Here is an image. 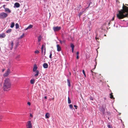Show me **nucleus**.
Here are the masks:
<instances>
[{
	"mask_svg": "<svg viewBox=\"0 0 128 128\" xmlns=\"http://www.w3.org/2000/svg\"><path fill=\"white\" fill-rule=\"evenodd\" d=\"M128 7L124 6L123 4L122 9L118 12L117 14V17L119 19H122L127 17L128 14Z\"/></svg>",
	"mask_w": 128,
	"mask_h": 128,
	"instance_id": "1",
	"label": "nucleus"
},
{
	"mask_svg": "<svg viewBox=\"0 0 128 128\" xmlns=\"http://www.w3.org/2000/svg\"><path fill=\"white\" fill-rule=\"evenodd\" d=\"M11 86V83L10 79L8 78H6L4 84L3 89L4 90L6 91L9 90Z\"/></svg>",
	"mask_w": 128,
	"mask_h": 128,
	"instance_id": "2",
	"label": "nucleus"
},
{
	"mask_svg": "<svg viewBox=\"0 0 128 128\" xmlns=\"http://www.w3.org/2000/svg\"><path fill=\"white\" fill-rule=\"evenodd\" d=\"M8 16V14L4 12L0 13V18L4 19L6 18Z\"/></svg>",
	"mask_w": 128,
	"mask_h": 128,
	"instance_id": "3",
	"label": "nucleus"
},
{
	"mask_svg": "<svg viewBox=\"0 0 128 128\" xmlns=\"http://www.w3.org/2000/svg\"><path fill=\"white\" fill-rule=\"evenodd\" d=\"M27 128H32V123L30 121H29L27 122L26 125Z\"/></svg>",
	"mask_w": 128,
	"mask_h": 128,
	"instance_id": "4",
	"label": "nucleus"
},
{
	"mask_svg": "<svg viewBox=\"0 0 128 128\" xmlns=\"http://www.w3.org/2000/svg\"><path fill=\"white\" fill-rule=\"evenodd\" d=\"M10 71L9 69L8 68L6 72L4 74L3 76L4 77L7 76L10 73Z\"/></svg>",
	"mask_w": 128,
	"mask_h": 128,
	"instance_id": "5",
	"label": "nucleus"
},
{
	"mask_svg": "<svg viewBox=\"0 0 128 128\" xmlns=\"http://www.w3.org/2000/svg\"><path fill=\"white\" fill-rule=\"evenodd\" d=\"M61 29V27L60 26H57L53 28V29L54 32H57L60 30Z\"/></svg>",
	"mask_w": 128,
	"mask_h": 128,
	"instance_id": "6",
	"label": "nucleus"
},
{
	"mask_svg": "<svg viewBox=\"0 0 128 128\" xmlns=\"http://www.w3.org/2000/svg\"><path fill=\"white\" fill-rule=\"evenodd\" d=\"M9 45L10 47V50H12L13 48V46L14 45L13 42L12 41L10 42L9 44Z\"/></svg>",
	"mask_w": 128,
	"mask_h": 128,
	"instance_id": "7",
	"label": "nucleus"
},
{
	"mask_svg": "<svg viewBox=\"0 0 128 128\" xmlns=\"http://www.w3.org/2000/svg\"><path fill=\"white\" fill-rule=\"evenodd\" d=\"M33 26V25L30 24L24 30L25 31L28 30L32 28Z\"/></svg>",
	"mask_w": 128,
	"mask_h": 128,
	"instance_id": "8",
	"label": "nucleus"
},
{
	"mask_svg": "<svg viewBox=\"0 0 128 128\" xmlns=\"http://www.w3.org/2000/svg\"><path fill=\"white\" fill-rule=\"evenodd\" d=\"M6 36V34L4 33L0 34V38H4Z\"/></svg>",
	"mask_w": 128,
	"mask_h": 128,
	"instance_id": "9",
	"label": "nucleus"
},
{
	"mask_svg": "<svg viewBox=\"0 0 128 128\" xmlns=\"http://www.w3.org/2000/svg\"><path fill=\"white\" fill-rule=\"evenodd\" d=\"M43 66L44 68H47L48 67V64L46 63H44L43 64Z\"/></svg>",
	"mask_w": 128,
	"mask_h": 128,
	"instance_id": "10",
	"label": "nucleus"
},
{
	"mask_svg": "<svg viewBox=\"0 0 128 128\" xmlns=\"http://www.w3.org/2000/svg\"><path fill=\"white\" fill-rule=\"evenodd\" d=\"M37 67L36 65V64H34V66L33 68V71L34 72H35L37 70L36 69H37Z\"/></svg>",
	"mask_w": 128,
	"mask_h": 128,
	"instance_id": "11",
	"label": "nucleus"
},
{
	"mask_svg": "<svg viewBox=\"0 0 128 128\" xmlns=\"http://www.w3.org/2000/svg\"><path fill=\"white\" fill-rule=\"evenodd\" d=\"M57 51L58 52H60V51L61 50V48L59 45L57 44Z\"/></svg>",
	"mask_w": 128,
	"mask_h": 128,
	"instance_id": "12",
	"label": "nucleus"
},
{
	"mask_svg": "<svg viewBox=\"0 0 128 128\" xmlns=\"http://www.w3.org/2000/svg\"><path fill=\"white\" fill-rule=\"evenodd\" d=\"M14 6L16 8H18L20 6V4L18 2H16L14 4Z\"/></svg>",
	"mask_w": 128,
	"mask_h": 128,
	"instance_id": "13",
	"label": "nucleus"
},
{
	"mask_svg": "<svg viewBox=\"0 0 128 128\" xmlns=\"http://www.w3.org/2000/svg\"><path fill=\"white\" fill-rule=\"evenodd\" d=\"M5 12L8 13H10L11 12V10L8 8H5Z\"/></svg>",
	"mask_w": 128,
	"mask_h": 128,
	"instance_id": "14",
	"label": "nucleus"
},
{
	"mask_svg": "<svg viewBox=\"0 0 128 128\" xmlns=\"http://www.w3.org/2000/svg\"><path fill=\"white\" fill-rule=\"evenodd\" d=\"M85 9H83L82 11L80 12L78 14V16L80 18V16L82 14L83 12L85 11Z\"/></svg>",
	"mask_w": 128,
	"mask_h": 128,
	"instance_id": "15",
	"label": "nucleus"
},
{
	"mask_svg": "<svg viewBox=\"0 0 128 128\" xmlns=\"http://www.w3.org/2000/svg\"><path fill=\"white\" fill-rule=\"evenodd\" d=\"M35 72L36 74L34 75V76H38L39 74V71L38 70H36V71H35Z\"/></svg>",
	"mask_w": 128,
	"mask_h": 128,
	"instance_id": "16",
	"label": "nucleus"
},
{
	"mask_svg": "<svg viewBox=\"0 0 128 128\" xmlns=\"http://www.w3.org/2000/svg\"><path fill=\"white\" fill-rule=\"evenodd\" d=\"M50 114L48 112L46 113L45 114V117L46 118H49Z\"/></svg>",
	"mask_w": 128,
	"mask_h": 128,
	"instance_id": "17",
	"label": "nucleus"
},
{
	"mask_svg": "<svg viewBox=\"0 0 128 128\" xmlns=\"http://www.w3.org/2000/svg\"><path fill=\"white\" fill-rule=\"evenodd\" d=\"M100 111H102L103 113H104L105 111V108L103 106L101 107Z\"/></svg>",
	"mask_w": 128,
	"mask_h": 128,
	"instance_id": "18",
	"label": "nucleus"
},
{
	"mask_svg": "<svg viewBox=\"0 0 128 128\" xmlns=\"http://www.w3.org/2000/svg\"><path fill=\"white\" fill-rule=\"evenodd\" d=\"M12 30L11 29H8L6 31V32L8 33H10L12 31Z\"/></svg>",
	"mask_w": 128,
	"mask_h": 128,
	"instance_id": "19",
	"label": "nucleus"
},
{
	"mask_svg": "<svg viewBox=\"0 0 128 128\" xmlns=\"http://www.w3.org/2000/svg\"><path fill=\"white\" fill-rule=\"evenodd\" d=\"M35 82V80L34 79L31 80H30V82L32 84H34Z\"/></svg>",
	"mask_w": 128,
	"mask_h": 128,
	"instance_id": "20",
	"label": "nucleus"
},
{
	"mask_svg": "<svg viewBox=\"0 0 128 128\" xmlns=\"http://www.w3.org/2000/svg\"><path fill=\"white\" fill-rule=\"evenodd\" d=\"M67 82L68 86L70 87V80L68 79L67 80Z\"/></svg>",
	"mask_w": 128,
	"mask_h": 128,
	"instance_id": "21",
	"label": "nucleus"
},
{
	"mask_svg": "<svg viewBox=\"0 0 128 128\" xmlns=\"http://www.w3.org/2000/svg\"><path fill=\"white\" fill-rule=\"evenodd\" d=\"M14 22H12V23L10 27L11 28H13L14 27Z\"/></svg>",
	"mask_w": 128,
	"mask_h": 128,
	"instance_id": "22",
	"label": "nucleus"
},
{
	"mask_svg": "<svg viewBox=\"0 0 128 128\" xmlns=\"http://www.w3.org/2000/svg\"><path fill=\"white\" fill-rule=\"evenodd\" d=\"M15 26L16 29H18L19 28V25L18 24V23L16 24Z\"/></svg>",
	"mask_w": 128,
	"mask_h": 128,
	"instance_id": "23",
	"label": "nucleus"
},
{
	"mask_svg": "<svg viewBox=\"0 0 128 128\" xmlns=\"http://www.w3.org/2000/svg\"><path fill=\"white\" fill-rule=\"evenodd\" d=\"M42 38V37L41 36H39L38 37V41L40 42V41Z\"/></svg>",
	"mask_w": 128,
	"mask_h": 128,
	"instance_id": "24",
	"label": "nucleus"
},
{
	"mask_svg": "<svg viewBox=\"0 0 128 128\" xmlns=\"http://www.w3.org/2000/svg\"><path fill=\"white\" fill-rule=\"evenodd\" d=\"M68 104H70L71 103V101L69 97H68Z\"/></svg>",
	"mask_w": 128,
	"mask_h": 128,
	"instance_id": "25",
	"label": "nucleus"
},
{
	"mask_svg": "<svg viewBox=\"0 0 128 128\" xmlns=\"http://www.w3.org/2000/svg\"><path fill=\"white\" fill-rule=\"evenodd\" d=\"M70 47L72 49H74V46L71 43L70 44Z\"/></svg>",
	"mask_w": 128,
	"mask_h": 128,
	"instance_id": "26",
	"label": "nucleus"
},
{
	"mask_svg": "<svg viewBox=\"0 0 128 128\" xmlns=\"http://www.w3.org/2000/svg\"><path fill=\"white\" fill-rule=\"evenodd\" d=\"M112 93L111 94H110V98H113V99H114V98L113 97V95H112Z\"/></svg>",
	"mask_w": 128,
	"mask_h": 128,
	"instance_id": "27",
	"label": "nucleus"
},
{
	"mask_svg": "<svg viewBox=\"0 0 128 128\" xmlns=\"http://www.w3.org/2000/svg\"><path fill=\"white\" fill-rule=\"evenodd\" d=\"M50 54L49 56V57L50 58H52V52H50Z\"/></svg>",
	"mask_w": 128,
	"mask_h": 128,
	"instance_id": "28",
	"label": "nucleus"
},
{
	"mask_svg": "<svg viewBox=\"0 0 128 128\" xmlns=\"http://www.w3.org/2000/svg\"><path fill=\"white\" fill-rule=\"evenodd\" d=\"M44 48V46H43V45H42L41 47V50H42V52H43Z\"/></svg>",
	"mask_w": 128,
	"mask_h": 128,
	"instance_id": "29",
	"label": "nucleus"
},
{
	"mask_svg": "<svg viewBox=\"0 0 128 128\" xmlns=\"http://www.w3.org/2000/svg\"><path fill=\"white\" fill-rule=\"evenodd\" d=\"M82 71V72H83V74H84V77H86V74L85 73V72L84 70H83Z\"/></svg>",
	"mask_w": 128,
	"mask_h": 128,
	"instance_id": "30",
	"label": "nucleus"
},
{
	"mask_svg": "<svg viewBox=\"0 0 128 128\" xmlns=\"http://www.w3.org/2000/svg\"><path fill=\"white\" fill-rule=\"evenodd\" d=\"M69 107H70V108L71 109H72V108H73V106L71 104H70L69 105Z\"/></svg>",
	"mask_w": 128,
	"mask_h": 128,
	"instance_id": "31",
	"label": "nucleus"
},
{
	"mask_svg": "<svg viewBox=\"0 0 128 128\" xmlns=\"http://www.w3.org/2000/svg\"><path fill=\"white\" fill-rule=\"evenodd\" d=\"M36 54H38L39 53V51L38 50H36L34 52Z\"/></svg>",
	"mask_w": 128,
	"mask_h": 128,
	"instance_id": "32",
	"label": "nucleus"
},
{
	"mask_svg": "<svg viewBox=\"0 0 128 128\" xmlns=\"http://www.w3.org/2000/svg\"><path fill=\"white\" fill-rule=\"evenodd\" d=\"M20 55H18L16 57V58L18 59L20 58Z\"/></svg>",
	"mask_w": 128,
	"mask_h": 128,
	"instance_id": "33",
	"label": "nucleus"
},
{
	"mask_svg": "<svg viewBox=\"0 0 128 128\" xmlns=\"http://www.w3.org/2000/svg\"><path fill=\"white\" fill-rule=\"evenodd\" d=\"M108 128H112L110 124L108 125Z\"/></svg>",
	"mask_w": 128,
	"mask_h": 128,
	"instance_id": "34",
	"label": "nucleus"
},
{
	"mask_svg": "<svg viewBox=\"0 0 128 128\" xmlns=\"http://www.w3.org/2000/svg\"><path fill=\"white\" fill-rule=\"evenodd\" d=\"M74 107L75 108H76V109H77V107H78V106H76V105H74Z\"/></svg>",
	"mask_w": 128,
	"mask_h": 128,
	"instance_id": "35",
	"label": "nucleus"
},
{
	"mask_svg": "<svg viewBox=\"0 0 128 128\" xmlns=\"http://www.w3.org/2000/svg\"><path fill=\"white\" fill-rule=\"evenodd\" d=\"M27 104L29 106L30 105V102H28L27 103Z\"/></svg>",
	"mask_w": 128,
	"mask_h": 128,
	"instance_id": "36",
	"label": "nucleus"
},
{
	"mask_svg": "<svg viewBox=\"0 0 128 128\" xmlns=\"http://www.w3.org/2000/svg\"><path fill=\"white\" fill-rule=\"evenodd\" d=\"M5 5H4L3 6V7L4 8V9H5V8H5Z\"/></svg>",
	"mask_w": 128,
	"mask_h": 128,
	"instance_id": "37",
	"label": "nucleus"
},
{
	"mask_svg": "<svg viewBox=\"0 0 128 128\" xmlns=\"http://www.w3.org/2000/svg\"><path fill=\"white\" fill-rule=\"evenodd\" d=\"M2 118V116H0V120H1Z\"/></svg>",
	"mask_w": 128,
	"mask_h": 128,
	"instance_id": "38",
	"label": "nucleus"
},
{
	"mask_svg": "<svg viewBox=\"0 0 128 128\" xmlns=\"http://www.w3.org/2000/svg\"><path fill=\"white\" fill-rule=\"evenodd\" d=\"M76 54L77 55H78V54H79V52H76Z\"/></svg>",
	"mask_w": 128,
	"mask_h": 128,
	"instance_id": "39",
	"label": "nucleus"
},
{
	"mask_svg": "<svg viewBox=\"0 0 128 128\" xmlns=\"http://www.w3.org/2000/svg\"><path fill=\"white\" fill-rule=\"evenodd\" d=\"M24 34H23L21 36H20V38H22V36H24Z\"/></svg>",
	"mask_w": 128,
	"mask_h": 128,
	"instance_id": "40",
	"label": "nucleus"
},
{
	"mask_svg": "<svg viewBox=\"0 0 128 128\" xmlns=\"http://www.w3.org/2000/svg\"><path fill=\"white\" fill-rule=\"evenodd\" d=\"M59 41L60 42V43H61V44H62V42L60 40H59Z\"/></svg>",
	"mask_w": 128,
	"mask_h": 128,
	"instance_id": "41",
	"label": "nucleus"
},
{
	"mask_svg": "<svg viewBox=\"0 0 128 128\" xmlns=\"http://www.w3.org/2000/svg\"><path fill=\"white\" fill-rule=\"evenodd\" d=\"M76 58L77 59H78L79 58V56H78V55H77Z\"/></svg>",
	"mask_w": 128,
	"mask_h": 128,
	"instance_id": "42",
	"label": "nucleus"
},
{
	"mask_svg": "<svg viewBox=\"0 0 128 128\" xmlns=\"http://www.w3.org/2000/svg\"><path fill=\"white\" fill-rule=\"evenodd\" d=\"M96 41H98L97 40V39H98V38H97V37H96Z\"/></svg>",
	"mask_w": 128,
	"mask_h": 128,
	"instance_id": "43",
	"label": "nucleus"
},
{
	"mask_svg": "<svg viewBox=\"0 0 128 128\" xmlns=\"http://www.w3.org/2000/svg\"><path fill=\"white\" fill-rule=\"evenodd\" d=\"M74 49H72V53L74 52Z\"/></svg>",
	"mask_w": 128,
	"mask_h": 128,
	"instance_id": "44",
	"label": "nucleus"
},
{
	"mask_svg": "<svg viewBox=\"0 0 128 128\" xmlns=\"http://www.w3.org/2000/svg\"><path fill=\"white\" fill-rule=\"evenodd\" d=\"M30 116L32 117L33 116L32 115V114H30Z\"/></svg>",
	"mask_w": 128,
	"mask_h": 128,
	"instance_id": "45",
	"label": "nucleus"
},
{
	"mask_svg": "<svg viewBox=\"0 0 128 128\" xmlns=\"http://www.w3.org/2000/svg\"><path fill=\"white\" fill-rule=\"evenodd\" d=\"M5 69H3L2 70V72H3L4 70H5Z\"/></svg>",
	"mask_w": 128,
	"mask_h": 128,
	"instance_id": "46",
	"label": "nucleus"
},
{
	"mask_svg": "<svg viewBox=\"0 0 128 128\" xmlns=\"http://www.w3.org/2000/svg\"><path fill=\"white\" fill-rule=\"evenodd\" d=\"M47 98V96H45L44 97V98L45 99H46Z\"/></svg>",
	"mask_w": 128,
	"mask_h": 128,
	"instance_id": "47",
	"label": "nucleus"
},
{
	"mask_svg": "<svg viewBox=\"0 0 128 128\" xmlns=\"http://www.w3.org/2000/svg\"><path fill=\"white\" fill-rule=\"evenodd\" d=\"M96 64L95 66V67L94 68V69L95 68H96Z\"/></svg>",
	"mask_w": 128,
	"mask_h": 128,
	"instance_id": "48",
	"label": "nucleus"
},
{
	"mask_svg": "<svg viewBox=\"0 0 128 128\" xmlns=\"http://www.w3.org/2000/svg\"><path fill=\"white\" fill-rule=\"evenodd\" d=\"M114 20V18H112V20Z\"/></svg>",
	"mask_w": 128,
	"mask_h": 128,
	"instance_id": "49",
	"label": "nucleus"
},
{
	"mask_svg": "<svg viewBox=\"0 0 128 128\" xmlns=\"http://www.w3.org/2000/svg\"><path fill=\"white\" fill-rule=\"evenodd\" d=\"M91 72L92 73L93 72L92 71V70H91Z\"/></svg>",
	"mask_w": 128,
	"mask_h": 128,
	"instance_id": "50",
	"label": "nucleus"
},
{
	"mask_svg": "<svg viewBox=\"0 0 128 128\" xmlns=\"http://www.w3.org/2000/svg\"><path fill=\"white\" fill-rule=\"evenodd\" d=\"M120 114H120H120H119V115H120Z\"/></svg>",
	"mask_w": 128,
	"mask_h": 128,
	"instance_id": "51",
	"label": "nucleus"
},
{
	"mask_svg": "<svg viewBox=\"0 0 128 128\" xmlns=\"http://www.w3.org/2000/svg\"><path fill=\"white\" fill-rule=\"evenodd\" d=\"M90 99L91 100H92V98H90Z\"/></svg>",
	"mask_w": 128,
	"mask_h": 128,
	"instance_id": "52",
	"label": "nucleus"
},
{
	"mask_svg": "<svg viewBox=\"0 0 128 128\" xmlns=\"http://www.w3.org/2000/svg\"><path fill=\"white\" fill-rule=\"evenodd\" d=\"M65 42V41H63L62 42Z\"/></svg>",
	"mask_w": 128,
	"mask_h": 128,
	"instance_id": "53",
	"label": "nucleus"
},
{
	"mask_svg": "<svg viewBox=\"0 0 128 128\" xmlns=\"http://www.w3.org/2000/svg\"><path fill=\"white\" fill-rule=\"evenodd\" d=\"M7 1H8L9 0H6Z\"/></svg>",
	"mask_w": 128,
	"mask_h": 128,
	"instance_id": "54",
	"label": "nucleus"
},
{
	"mask_svg": "<svg viewBox=\"0 0 128 128\" xmlns=\"http://www.w3.org/2000/svg\"><path fill=\"white\" fill-rule=\"evenodd\" d=\"M122 122V120H121Z\"/></svg>",
	"mask_w": 128,
	"mask_h": 128,
	"instance_id": "55",
	"label": "nucleus"
},
{
	"mask_svg": "<svg viewBox=\"0 0 128 128\" xmlns=\"http://www.w3.org/2000/svg\"><path fill=\"white\" fill-rule=\"evenodd\" d=\"M88 8H88H86H86Z\"/></svg>",
	"mask_w": 128,
	"mask_h": 128,
	"instance_id": "56",
	"label": "nucleus"
},
{
	"mask_svg": "<svg viewBox=\"0 0 128 128\" xmlns=\"http://www.w3.org/2000/svg\"><path fill=\"white\" fill-rule=\"evenodd\" d=\"M127 24H128V23H127Z\"/></svg>",
	"mask_w": 128,
	"mask_h": 128,
	"instance_id": "57",
	"label": "nucleus"
}]
</instances>
